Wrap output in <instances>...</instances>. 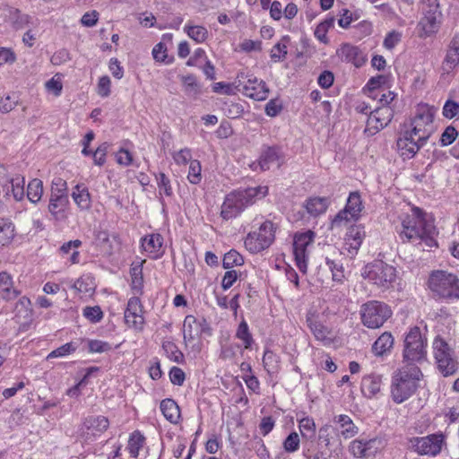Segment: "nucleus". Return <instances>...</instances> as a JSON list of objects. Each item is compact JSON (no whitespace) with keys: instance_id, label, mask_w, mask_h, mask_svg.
Masks as SVG:
<instances>
[{"instance_id":"45","label":"nucleus","mask_w":459,"mask_h":459,"mask_svg":"<svg viewBox=\"0 0 459 459\" xmlns=\"http://www.w3.org/2000/svg\"><path fill=\"white\" fill-rule=\"evenodd\" d=\"M290 42V37L284 36L281 41L275 44L270 53V57L273 62L283 61L288 54L287 44Z\"/></svg>"},{"instance_id":"12","label":"nucleus","mask_w":459,"mask_h":459,"mask_svg":"<svg viewBox=\"0 0 459 459\" xmlns=\"http://www.w3.org/2000/svg\"><path fill=\"white\" fill-rule=\"evenodd\" d=\"M434 357L441 374L444 377L454 375L457 370V361L448 344L439 336L433 342Z\"/></svg>"},{"instance_id":"28","label":"nucleus","mask_w":459,"mask_h":459,"mask_svg":"<svg viewBox=\"0 0 459 459\" xmlns=\"http://www.w3.org/2000/svg\"><path fill=\"white\" fill-rule=\"evenodd\" d=\"M394 338L390 332H384L372 344L371 351L377 357H384L391 353Z\"/></svg>"},{"instance_id":"7","label":"nucleus","mask_w":459,"mask_h":459,"mask_svg":"<svg viewBox=\"0 0 459 459\" xmlns=\"http://www.w3.org/2000/svg\"><path fill=\"white\" fill-rule=\"evenodd\" d=\"M396 275L395 267L379 260L367 264L362 272L365 279L382 289H389L395 281Z\"/></svg>"},{"instance_id":"54","label":"nucleus","mask_w":459,"mask_h":459,"mask_svg":"<svg viewBox=\"0 0 459 459\" xmlns=\"http://www.w3.org/2000/svg\"><path fill=\"white\" fill-rule=\"evenodd\" d=\"M300 438L297 432L293 431L288 435L282 443L283 449L287 453H294L299 450Z\"/></svg>"},{"instance_id":"16","label":"nucleus","mask_w":459,"mask_h":459,"mask_svg":"<svg viewBox=\"0 0 459 459\" xmlns=\"http://www.w3.org/2000/svg\"><path fill=\"white\" fill-rule=\"evenodd\" d=\"M381 446L382 440L377 437L359 438L351 442L349 451L354 457L368 458L375 455Z\"/></svg>"},{"instance_id":"62","label":"nucleus","mask_w":459,"mask_h":459,"mask_svg":"<svg viewBox=\"0 0 459 459\" xmlns=\"http://www.w3.org/2000/svg\"><path fill=\"white\" fill-rule=\"evenodd\" d=\"M240 273L236 270H228L221 280V287L224 290H229L233 286L238 278L240 276Z\"/></svg>"},{"instance_id":"61","label":"nucleus","mask_w":459,"mask_h":459,"mask_svg":"<svg viewBox=\"0 0 459 459\" xmlns=\"http://www.w3.org/2000/svg\"><path fill=\"white\" fill-rule=\"evenodd\" d=\"M458 135L457 130L452 126H447L445 131L442 133L440 137V145L441 146H448L454 143Z\"/></svg>"},{"instance_id":"25","label":"nucleus","mask_w":459,"mask_h":459,"mask_svg":"<svg viewBox=\"0 0 459 459\" xmlns=\"http://www.w3.org/2000/svg\"><path fill=\"white\" fill-rule=\"evenodd\" d=\"M68 204L69 200L66 193L52 191L48 204V211L56 220L64 219Z\"/></svg>"},{"instance_id":"64","label":"nucleus","mask_w":459,"mask_h":459,"mask_svg":"<svg viewBox=\"0 0 459 459\" xmlns=\"http://www.w3.org/2000/svg\"><path fill=\"white\" fill-rule=\"evenodd\" d=\"M132 287L135 290H141L143 284L142 267L140 265L131 268Z\"/></svg>"},{"instance_id":"9","label":"nucleus","mask_w":459,"mask_h":459,"mask_svg":"<svg viewBox=\"0 0 459 459\" xmlns=\"http://www.w3.org/2000/svg\"><path fill=\"white\" fill-rule=\"evenodd\" d=\"M410 448L419 455L437 456L446 445V437L442 432L429 434L425 437H411Z\"/></svg>"},{"instance_id":"40","label":"nucleus","mask_w":459,"mask_h":459,"mask_svg":"<svg viewBox=\"0 0 459 459\" xmlns=\"http://www.w3.org/2000/svg\"><path fill=\"white\" fill-rule=\"evenodd\" d=\"M72 288L80 293L91 294L95 290L94 279L89 274L82 275L74 282Z\"/></svg>"},{"instance_id":"57","label":"nucleus","mask_w":459,"mask_h":459,"mask_svg":"<svg viewBox=\"0 0 459 459\" xmlns=\"http://www.w3.org/2000/svg\"><path fill=\"white\" fill-rule=\"evenodd\" d=\"M45 87L48 92L54 94L56 97L60 96L63 90V84L60 76L58 74L53 76L51 79L46 82Z\"/></svg>"},{"instance_id":"56","label":"nucleus","mask_w":459,"mask_h":459,"mask_svg":"<svg viewBox=\"0 0 459 459\" xmlns=\"http://www.w3.org/2000/svg\"><path fill=\"white\" fill-rule=\"evenodd\" d=\"M325 264L332 272L333 280L341 282L344 278L342 264L328 257L325 258Z\"/></svg>"},{"instance_id":"23","label":"nucleus","mask_w":459,"mask_h":459,"mask_svg":"<svg viewBox=\"0 0 459 459\" xmlns=\"http://www.w3.org/2000/svg\"><path fill=\"white\" fill-rule=\"evenodd\" d=\"M459 65V38L454 37L451 40L446 55L442 63L443 77H450V74Z\"/></svg>"},{"instance_id":"59","label":"nucleus","mask_w":459,"mask_h":459,"mask_svg":"<svg viewBox=\"0 0 459 459\" xmlns=\"http://www.w3.org/2000/svg\"><path fill=\"white\" fill-rule=\"evenodd\" d=\"M83 316L91 323H98L103 317V313L99 306L86 307L83 308Z\"/></svg>"},{"instance_id":"58","label":"nucleus","mask_w":459,"mask_h":459,"mask_svg":"<svg viewBox=\"0 0 459 459\" xmlns=\"http://www.w3.org/2000/svg\"><path fill=\"white\" fill-rule=\"evenodd\" d=\"M88 349L91 353H102L109 351L112 347L108 342L101 340H90L88 342Z\"/></svg>"},{"instance_id":"39","label":"nucleus","mask_w":459,"mask_h":459,"mask_svg":"<svg viewBox=\"0 0 459 459\" xmlns=\"http://www.w3.org/2000/svg\"><path fill=\"white\" fill-rule=\"evenodd\" d=\"M434 14L435 13L429 14L424 12V16L420 22L425 36H430L437 30L440 16Z\"/></svg>"},{"instance_id":"52","label":"nucleus","mask_w":459,"mask_h":459,"mask_svg":"<svg viewBox=\"0 0 459 459\" xmlns=\"http://www.w3.org/2000/svg\"><path fill=\"white\" fill-rule=\"evenodd\" d=\"M236 337L243 342L245 349H251L254 342L252 334L249 332L248 325L245 320H243L237 329Z\"/></svg>"},{"instance_id":"53","label":"nucleus","mask_w":459,"mask_h":459,"mask_svg":"<svg viewBox=\"0 0 459 459\" xmlns=\"http://www.w3.org/2000/svg\"><path fill=\"white\" fill-rule=\"evenodd\" d=\"M77 345L71 342H67L56 350L52 351L47 357V359H54V358H62L65 357L77 350Z\"/></svg>"},{"instance_id":"50","label":"nucleus","mask_w":459,"mask_h":459,"mask_svg":"<svg viewBox=\"0 0 459 459\" xmlns=\"http://www.w3.org/2000/svg\"><path fill=\"white\" fill-rule=\"evenodd\" d=\"M11 183V192L13 198L16 201H22L24 198V186H25V178L22 176H16L13 178L10 181Z\"/></svg>"},{"instance_id":"34","label":"nucleus","mask_w":459,"mask_h":459,"mask_svg":"<svg viewBox=\"0 0 459 459\" xmlns=\"http://www.w3.org/2000/svg\"><path fill=\"white\" fill-rule=\"evenodd\" d=\"M183 336L185 342H192L200 336V325L198 319L192 315L186 316L184 320Z\"/></svg>"},{"instance_id":"44","label":"nucleus","mask_w":459,"mask_h":459,"mask_svg":"<svg viewBox=\"0 0 459 459\" xmlns=\"http://www.w3.org/2000/svg\"><path fill=\"white\" fill-rule=\"evenodd\" d=\"M335 19L333 16L327 17L321 22L315 30V37L322 43L328 44L329 39L326 36L327 31L334 26Z\"/></svg>"},{"instance_id":"30","label":"nucleus","mask_w":459,"mask_h":459,"mask_svg":"<svg viewBox=\"0 0 459 459\" xmlns=\"http://www.w3.org/2000/svg\"><path fill=\"white\" fill-rule=\"evenodd\" d=\"M72 198L82 210H88L91 206V195L84 184H77L73 190Z\"/></svg>"},{"instance_id":"36","label":"nucleus","mask_w":459,"mask_h":459,"mask_svg":"<svg viewBox=\"0 0 459 459\" xmlns=\"http://www.w3.org/2000/svg\"><path fill=\"white\" fill-rule=\"evenodd\" d=\"M15 237V226L13 222L7 218H0V245L6 246L10 244Z\"/></svg>"},{"instance_id":"33","label":"nucleus","mask_w":459,"mask_h":459,"mask_svg":"<svg viewBox=\"0 0 459 459\" xmlns=\"http://www.w3.org/2000/svg\"><path fill=\"white\" fill-rule=\"evenodd\" d=\"M333 421L340 425V428L342 429L341 435L345 439L353 437L359 431L358 427L348 415H337L333 418Z\"/></svg>"},{"instance_id":"1","label":"nucleus","mask_w":459,"mask_h":459,"mask_svg":"<svg viewBox=\"0 0 459 459\" xmlns=\"http://www.w3.org/2000/svg\"><path fill=\"white\" fill-rule=\"evenodd\" d=\"M268 187L258 186L255 187L239 188L229 193L221 204V216L224 221H230L239 216L248 206L257 200L266 196Z\"/></svg>"},{"instance_id":"46","label":"nucleus","mask_w":459,"mask_h":459,"mask_svg":"<svg viewBox=\"0 0 459 459\" xmlns=\"http://www.w3.org/2000/svg\"><path fill=\"white\" fill-rule=\"evenodd\" d=\"M307 324L314 336L319 341L328 339L329 331L327 327L323 325L319 321L313 316H307Z\"/></svg>"},{"instance_id":"47","label":"nucleus","mask_w":459,"mask_h":459,"mask_svg":"<svg viewBox=\"0 0 459 459\" xmlns=\"http://www.w3.org/2000/svg\"><path fill=\"white\" fill-rule=\"evenodd\" d=\"M244 264L243 256L235 249L230 250L223 256L222 266L225 269H231L234 266H240Z\"/></svg>"},{"instance_id":"60","label":"nucleus","mask_w":459,"mask_h":459,"mask_svg":"<svg viewBox=\"0 0 459 459\" xmlns=\"http://www.w3.org/2000/svg\"><path fill=\"white\" fill-rule=\"evenodd\" d=\"M30 300L27 297H22L15 305V315L16 316H22L23 317H27L30 315Z\"/></svg>"},{"instance_id":"8","label":"nucleus","mask_w":459,"mask_h":459,"mask_svg":"<svg viewBox=\"0 0 459 459\" xmlns=\"http://www.w3.org/2000/svg\"><path fill=\"white\" fill-rule=\"evenodd\" d=\"M425 222H433V220L423 210L412 207L411 213L406 214L402 221L403 230L400 231V238L403 241L418 240L423 232Z\"/></svg>"},{"instance_id":"14","label":"nucleus","mask_w":459,"mask_h":459,"mask_svg":"<svg viewBox=\"0 0 459 459\" xmlns=\"http://www.w3.org/2000/svg\"><path fill=\"white\" fill-rule=\"evenodd\" d=\"M109 427V420L103 415H89L82 420L79 429L80 436L85 442H93Z\"/></svg>"},{"instance_id":"42","label":"nucleus","mask_w":459,"mask_h":459,"mask_svg":"<svg viewBox=\"0 0 459 459\" xmlns=\"http://www.w3.org/2000/svg\"><path fill=\"white\" fill-rule=\"evenodd\" d=\"M43 195V182L39 178L30 180L27 186V197L33 203L37 204L40 201Z\"/></svg>"},{"instance_id":"49","label":"nucleus","mask_w":459,"mask_h":459,"mask_svg":"<svg viewBox=\"0 0 459 459\" xmlns=\"http://www.w3.org/2000/svg\"><path fill=\"white\" fill-rule=\"evenodd\" d=\"M436 234V228L433 222H425L423 227V232L419 236L418 240H422L427 247H432L437 246V241L434 238Z\"/></svg>"},{"instance_id":"6","label":"nucleus","mask_w":459,"mask_h":459,"mask_svg":"<svg viewBox=\"0 0 459 459\" xmlns=\"http://www.w3.org/2000/svg\"><path fill=\"white\" fill-rule=\"evenodd\" d=\"M389 306L378 300H370L360 307V320L364 326L377 329L392 316Z\"/></svg>"},{"instance_id":"51","label":"nucleus","mask_w":459,"mask_h":459,"mask_svg":"<svg viewBox=\"0 0 459 459\" xmlns=\"http://www.w3.org/2000/svg\"><path fill=\"white\" fill-rule=\"evenodd\" d=\"M162 349L166 353L167 357L177 363H182L184 360L183 353L178 350V346L169 341L164 342Z\"/></svg>"},{"instance_id":"18","label":"nucleus","mask_w":459,"mask_h":459,"mask_svg":"<svg viewBox=\"0 0 459 459\" xmlns=\"http://www.w3.org/2000/svg\"><path fill=\"white\" fill-rule=\"evenodd\" d=\"M318 440L324 444L331 455H334L336 457L339 456L342 452V443L338 439L335 429L332 425L325 424L319 429Z\"/></svg>"},{"instance_id":"4","label":"nucleus","mask_w":459,"mask_h":459,"mask_svg":"<svg viewBox=\"0 0 459 459\" xmlns=\"http://www.w3.org/2000/svg\"><path fill=\"white\" fill-rule=\"evenodd\" d=\"M426 340L418 326L411 327L404 338L403 366H419L427 360Z\"/></svg>"},{"instance_id":"15","label":"nucleus","mask_w":459,"mask_h":459,"mask_svg":"<svg viewBox=\"0 0 459 459\" xmlns=\"http://www.w3.org/2000/svg\"><path fill=\"white\" fill-rule=\"evenodd\" d=\"M363 205L359 194L358 192L351 193L345 208L340 211L333 220V226L339 227L342 222L357 220L359 217Z\"/></svg>"},{"instance_id":"27","label":"nucleus","mask_w":459,"mask_h":459,"mask_svg":"<svg viewBox=\"0 0 459 459\" xmlns=\"http://www.w3.org/2000/svg\"><path fill=\"white\" fill-rule=\"evenodd\" d=\"M341 58L348 63H352L356 67L363 65L367 60L363 52L356 46L343 44L338 50Z\"/></svg>"},{"instance_id":"20","label":"nucleus","mask_w":459,"mask_h":459,"mask_svg":"<svg viewBox=\"0 0 459 459\" xmlns=\"http://www.w3.org/2000/svg\"><path fill=\"white\" fill-rule=\"evenodd\" d=\"M383 386V376L371 373L362 377L360 389L364 397L368 399L378 398Z\"/></svg>"},{"instance_id":"13","label":"nucleus","mask_w":459,"mask_h":459,"mask_svg":"<svg viewBox=\"0 0 459 459\" xmlns=\"http://www.w3.org/2000/svg\"><path fill=\"white\" fill-rule=\"evenodd\" d=\"M316 233L308 230L304 232H296L293 237V255L296 265L302 273L307 270V247L314 243Z\"/></svg>"},{"instance_id":"55","label":"nucleus","mask_w":459,"mask_h":459,"mask_svg":"<svg viewBox=\"0 0 459 459\" xmlns=\"http://www.w3.org/2000/svg\"><path fill=\"white\" fill-rule=\"evenodd\" d=\"M201 170L202 168L199 160H193L190 161L187 178L191 184L197 185L201 182Z\"/></svg>"},{"instance_id":"2","label":"nucleus","mask_w":459,"mask_h":459,"mask_svg":"<svg viewBox=\"0 0 459 459\" xmlns=\"http://www.w3.org/2000/svg\"><path fill=\"white\" fill-rule=\"evenodd\" d=\"M423 374L419 366H403L392 376L390 397L394 403L401 404L409 400L419 388Z\"/></svg>"},{"instance_id":"32","label":"nucleus","mask_w":459,"mask_h":459,"mask_svg":"<svg viewBox=\"0 0 459 459\" xmlns=\"http://www.w3.org/2000/svg\"><path fill=\"white\" fill-rule=\"evenodd\" d=\"M160 411L169 422L177 424L180 418V410L173 399L166 398L160 402Z\"/></svg>"},{"instance_id":"10","label":"nucleus","mask_w":459,"mask_h":459,"mask_svg":"<svg viewBox=\"0 0 459 459\" xmlns=\"http://www.w3.org/2000/svg\"><path fill=\"white\" fill-rule=\"evenodd\" d=\"M275 227L270 221H264L257 231L249 232L245 239L246 247L252 253H259L269 247L275 238Z\"/></svg>"},{"instance_id":"43","label":"nucleus","mask_w":459,"mask_h":459,"mask_svg":"<svg viewBox=\"0 0 459 459\" xmlns=\"http://www.w3.org/2000/svg\"><path fill=\"white\" fill-rule=\"evenodd\" d=\"M145 441L144 436L138 430L134 431L128 440L127 449L131 457L136 458L139 455L140 449L143 447Z\"/></svg>"},{"instance_id":"5","label":"nucleus","mask_w":459,"mask_h":459,"mask_svg":"<svg viewBox=\"0 0 459 459\" xmlns=\"http://www.w3.org/2000/svg\"><path fill=\"white\" fill-rule=\"evenodd\" d=\"M437 108L427 104L419 105L415 116L411 120V133L420 138V144H426L431 134L434 133L433 120Z\"/></svg>"},{"instance_id":"19","label":"nucleus","mask_w":459,"mask_h":459,"mask_svg":"<svg viewBox=\"0 0 459 459\" xmlns=\"http://www.w3.org/2000/svg\"><path fill=\"white\" fill-rule=\"evenodd\" d=\"M397 149L403 159H411L425 144H420V138L414 139V135L405 131L396 142Z\"/></svg>"},{"instance_id":"63","label":"nucleus","mask_w":459,"mask_h":459,"mask_svg":"<svg viewBox=\"0 0 459 459\" xmlns=\"http://www.w3.org/2000/svg\"><path fill=\"white\" fill-rule=\"evenodd\" d=\"M443 116L452 119L459 114V103L453 100H446L443 107Z\"/></svg>"},{"instance_id":"26","label":"nucleus","mask_w":459,"mask_h":459,"mask_svg":"<svg viewBox=\"0 0 459 459\" xmlns=\"http://www.w3.org/2000/svg\"><path fill=\"white\" fill-rule=\"evenodd\" d=\"M4 19L15 30H22L30 25H34L33 19L30 15L22 13L19 9L11 6H7L4 9Z\"/></svg>"},{"instance_id":"3","label":"nucleus","mask_w":459,"mask_h":459,"mask_svg":"<svg viewBox=\"0 0 459 459\" xmlns=\"http://www.w3.org/2000/svg\"><path fill=\"white\" fill-rule=\"evenodd\" d=\"M429 288L435 299H459V278L446 271H434L429 278Z\"/></svg>"},{"instance_id":"41","label":"nucleus","mask_w":459,"mask_h":459,"mask_svg":"<svg viewBox=\"0 0 459 459\" xmlns=\"http://www.w3.org/2000/svg\"><path fill=\"white\" fill-rule=\"evenodd\" d=\"M280 356L270 350L264 351L263 364L268 374L273 375L280 369Z\"/></svg>"},{"instance_id":"37","label":"nucleus","mask_w":459,"mask_h":459,"mask_svg":"<svg viewBox=\"0 0 459 459\" xmlns=\"http://www.w3.org/2000/svg\"><path fill=\"white\" fill-rule=\"evenodd\" d=\"M184 31L196 43H204L209 36V31L205 27L193 25L190 22L185 25Z\"/></svg>"},{"instance_id":"22","label":"nucleus","mask_w":459,"mask_h":459,"mask_svg":"<svg viewBox=\"0 0 459 459\" xmlns=\"http://www.w3.org/2000/svg\"><path fill=\"white\" fill-rule=\"evenodd\" d=\"M365 236L366 232L361 225H353L348 230L343 248L348 251L351 257L358 253Z\"/></svg>"},{"instance_id":"21","label":"nucleus","mask_w":459,"mask_h":459,"mask_svg":"<svg viewBox=\"0 0 459 459\" xmlns=\"http://www.w3.org/2000/svg\"><path fill=\"white\" fill-rule=\"evenodd\" d=\"M125 321L129 326L142 328L144 318L143 316V308L139 298L133 297L128 300L125 311Z\"/></svg>"},{"instance_id":"31","label":"nucleus","mask_w":459,"mask_h":459,"mask_svg":"<svg viewBox=\"0 0 459 459\" xmlns=\"http://www.w3.org/2000/svg\"><path fill=\"white\" fill-rule=\"evenodd\" d=\"M163 238L160 234H152L142 239L143 249L149 253L152 257L156 258L160 255Z\"/></svg>"},{"instance_id":"35","label":"nucleus","mask_w":459,"mask_h":459,"mask_svg":"<svg viewBox=\"0 0 459 459\" xmlns=\"http://www.w3.org/2000/svg\"><path fill=\"white\" fill-rule=\"evenodd\" d=\"M329 205V201L325 197H311L307 200L305 208L307 212L314 217L324 213Z\"/></svg>"},{"instance_id":"29","label":"nucleus","mask_w":459,"mask_h":459,"mask_svg":"<svg viewBox=\"0 0 459 459\" xmlns=\"http://www.w3.org/2000/svg\"><path fill=\"white\" fill-rule=\"evenodd\" d=\"M20 294L19 290L13 288L11 275L6 272L0 273V297L5 300L15 299Z\"/></svg>"},{"instance_id":"11","label":"nucleus","mask_w":459,"mask_h":459,"mask_svg":"<svg viewBox=\"0 0 459 459\" xmlns=\"http://www.w3.org/2000/svg\"><path fill=\"white\" fill-rule=\"evenodd\" d=\"M234 84L238 91L254 100L262 101L268 97L269 89L266 83L253 75L238 74Z\"/></svg>"},{"instance_id":"17","label":"nucleus","mask_w":459,"mask_h":459,"mask_svg":"<svg viewBox=\"0 0 459 459\" xmlns=\"http://www.w3.org/2000/svg\"><path fill=\"white\" fill-rule=\"evenodd\" d=\"M393 116L394 112L388 106H383L376 108L374 111H370L365 132L375 134L391 122Z\"/></svg>"},{"instance_id":"38","label":"nucleus","mask_w":459,"mask_h":459,"mask_svg":"<svg viewBox=\"0 0 459 459\" xmlns=\"http://www.w3.org/2000/svg\"><path fill=\"white\" fill-rule=\"evenodd\" d=\"M299 429L304 442L316 440V423L312 418L304 417L299 420Z\"/></svg>"},{"instance_id":"48","label":"nucleus","mask_w":459,"mask_h":459,"mask_svg":"<svg viewBox=\"0 0 459 459\" xmlns=\"http://www.w3.org/2000/svg\"><path fill=\"white\" fill-rule=\"evenodd\" d=\"M155 178L159 189V195H165L168 197L172 196L173 188L171 186L170 179L163 172L156 174Z\"/></svg>"},{"instance_id":"24","label":"nucleus","mask_w":459,"mask_h":459,"mask_svg":"<svg viewBox=\"0 0 459 459\" xmlns=\"http://www.w3.org/2000/svg\"><path fill=\"white\" fill-rule=\"evenodd\" d=\"M283 161V156L281 149L277 146H266L263 148L258 160V166L261 170H268L273 165L277 164L278 167Z\"/></svg>"}]
</instances>
